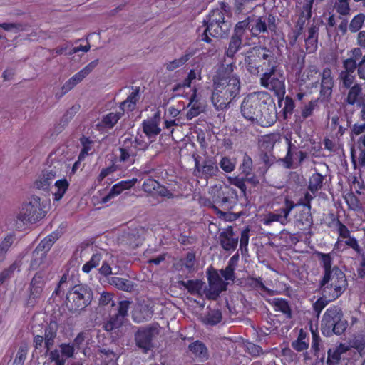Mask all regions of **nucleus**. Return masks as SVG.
Listing matches in <instances>:
<instances>
[{
    "mask_svg": "<svg viewBox=\"0 0 365 365\" xmlns=\"http://www.w3.org/2000/svg\"><path fill=\"white\" fill-rule=\"evenodd\" d=\"M45 216L41 206V198L32 196L29 202L24 203L17 215V219L24 224L36 223Z\"/></svg>",
    "mask_w": 365,
    "mask_h": 365,
    "instance_id": "8",
    "label": "nucleus"
},
{
    "mask_svg": "<svg viewBox=\"0 0 365 365\" xmlns=\"http://www.w3.org/2000/svg\"><path fill=\"white\" fill-rule=\"evenodd\" d=\"M349 1L350 0H336L334 3L336 11L341 16L349 15L351 11ZM354 1L362 2L363 6L365 7V0H354Z\"/></svg>",
    "mask_w": 365,
    "mask_h": 365,
    "instance_id": "42",
    "label": "nucleus"
},
{
    "mask_svg": "<svg viewBox=\"0 0 365 365\" xmlns=\"http://www.w3.org/2000/svg\"><path fill=\"white\" fill-rule=\"evenodd\" d=\"M234 232L231 226L219 235V241L222 247L226 251L235 250L237 246L238 238L233 237Z\"/></svg>",
    "mask_w": 365,
    "mask_h": 365,
    "instance_id": "18",
    "label": "nucleus"
},
{
    "mask_svg": "<svg viewBox=\"0 0 365 365\" xmlns=\"http://www.w3.org/2000/svg\"><path fill=\"white\" fill-rule=\"evenodd\" d=\"M56 177V170H43L35 181V186L39 190H46Z\"/></svg>",
    "mask_w": 365,
    "mask_h": 365,
    "instance_id": "27",
    "label": "nucleus"
},
{
    "mask_svg": "<svg viewBox=\"0 0 365 365\" xmlns=\"http://www.w3.org/2000/svg\"><path fill=\"white\" fill-rule=\"evenodd\" d=\"M219 166L225 173H231L235 168V163L230 158L224 156L221 158Z\"/></svg>",
    "mask_w": 365,
    "mask_h": 365,
    "instance_id": "63",
    "label": "nucleus"
},
{
    "mask_svg": "<svg viewBox=\"0 0 365 365\" xmlns=\"http://www.w3.org/2000/svg\"><path fill=\"white\" fill-rule=\"evenodd\" d=\"M187 94L188 93H186V95H181V96L189 98L187 107L190 108L187 112L186 117L187 119L191 120L202 112L203 106L197 93H192L190 97Z\"/></svg>",
    "mask_w": 365,
    "mask_h": 365,
    "instance_id": "19",
    "label": "nucleus"
},
{
    "mask_svg": "<svg viewBox=\"0 0 365 365\" xmlns=\"http://www.w3.org/2000/svg\"><path fill=\"white\" fill-rule=\"evenodd\" d=\"M79 141L82 148L78 156V162H81L84 160L88 155L93 153L95 142L90 137L84 135L80 138Z\"/></svg>",
    "mask_w": 365,
    "mask_h": 365,
    "instance_id": "29",
    "label": "nucleus"
},
{
    "mask_svg": "<svg viewBox=\"0 0 365 365\" xmlns=\"http://www.w3.org/2000/svg\"><path fill=\"white\" fill-rule=\"evenodd\" d=\"M238 196L237 191L229 185L220 186L212 195L215 207L225 211H230L237 205Z\"/></svg>",
    "mask_w": 365,
    "mask_h": 365,
    "instance_id": "9",
    "label": "nucleus"
},
{
    "mask_svg": "<svg viewBox=\"0 0 365 365\" xmlns=\"http://www.w3.org/2000/svg\"><path fill=\"white\" fill-rule=\"evenodd\" d=\"M197 78V73L194 69H191L187 77L183 80V81L180 83L177 84L173 88L172 91H177L180 88H190L192 82L195 80Z\"/></svg>",
    "mask_w": 365,
    "mask_h": 365,
    "instance_id": "53",
    "label": "nucleus"
},
{
    "mask_svg": "<svg viewBox=\"0 0 365 365\" xmlns=\"http://www.w3.org/2000/svg\"><path fill=\"white\" fill-rule=\"evenodd\" d=\"M27 347L20 346L14 361V365H24L27 356Z\"/></svg>",
    "mask_w": 365,
    "mask_h": 365,
    "instance_id": "64",
    "label": "nucleus"
},
{
    "mask_svg": "<svg viewBox=\"0 0 365 365\" xmlns=\"http://www.w3.org/2000/svg\"><path fill=\"white\" fill-rule=\"evenodd\" d=\"M273 304L276 311L282 312L289 319L292 318V309L288 302L283 298H274Z\"/></svg>",
    "mask_w": 365,
    "mask_h": 365,
    "instance_id": "46",
    "label": "nucleus"
},
{
    "mask_svg": "<svg viewBox=\"0 0 365 365\" xmlns=\"http://www.w3.org/2000/svg\"><path fill=\"white\" fill-rule=\"evenodd\" d=\"M292 347L297 351H302L309 347L308 334L301 329L297 339L292 342Z\"/></svg>",
    "mask_w": 365,
    "mask_h": 365,
    "instance_id": "39",
    "label": "nucleus"
},
{
    "mask_svg": "<svg viewBox=\"0 0 365 365\" xmlns=\"http://www.w3.org/2000/svg\"><path fill=\"white\" fill-rule=\"evenodd\" d=\"M142 188L145 192L153 197H160L163 200L173 199L175 197V195L166 186L161 185L153 178L145 179Z\"/></svg>",
    "mask_w": 365,
    "mask_h": 365,
    "instance_id": "13",
    "label": "nucleus"
},
{
    "mask_svg": "<svg viewBox=\"0 0 365 365\" xmlns=\"http://www.w3.org/2000/svg\"><path fill=\"white\" fill-rule=\"evenodd\" d=\"M254 118V115H251ZM255 123L262 127H269L272 125L277 119L276 108L272 103H267L264 101H262L257 115L255 117Z\"/></svg>",
    "mask_w": 365,
    "mask_h": 365,
    "instance_id": "14",
    "label": "nucleus"
},
{
    "mask_svg": "<svg viewBox=\"0 0 365 365\" xmlns=\"http://www.w3.org/2000/svg\"><path fill=\"white\" fill-rule=\"evenodd\" d=\"M319 29L312 25L308 29V36L305 39V48L308 53H314L318 48Z\"/></svg>",
    "mask_w": 365,
    "mask_h": 365,
    "instance_id": "25",
    "label": "nucleus"
},
{
    "mask_svg": "<svg viewBox=\"0 0 365 365\" xmlns=\"http://www.w3.org/2000/svg\"><path fill=\"white\" fill-rule=\"evenodd\" d=\"M120 155L117 161L123 163L126 166H130L134 164L135 158L128 153L122 146L119 148Z\"/></svg>",
    "mask_w": 365,
    "mask_h": 365,
    "instance_id": "54",
    "label": "nucleus"
},
{
    "mask_svg": "<svg viewBox=\"0 0 365 365\" xmlns=\"http://www.w3.org/2000/svg\"><path fill=\"white\" fill-rule=\"evenodd\" d=\"M194 55L193 52L186 51L184 55H182L180 58L174 59L173 61H169L166 63L165 67L166 69L169 71H172L184 64H185L190 58Z\"/></svg>",
    "mask_w": 365,
    "mask_h": 365,
    "instance_id": "44",
    "label": "nucleus"
},
{
    "mask_svg": "<svg viewBox=\"0 0 365 365\" xmlns=\"http://www.w3.org/2000/svg\"><path fill=\"white\" fill-rule=\"evenodd\" d=\"M319 100H312L302 108L301 115L303 119H307L312 116L314 110L318 106Z\"/></svg>",
    "mask_w": 365,
    "mask_h": 365,
    "instance_id": "55",
    "label": "nucleus"
},
{
    "mask_svg": "<svg viewBox=\"0 0 365 365\" xmlns=\"http://www.w3.org/2000/svg\"><path fill=\"white\" fill-rule=\"evenodd\" d=\"M160 120V113L156 112L153 118L143 122V130L148 137L155 136L160 133L161 129L159 127Z\"/></svg>",
    "mask_w": 365,
    "mask_h": 365,
    "instance_id": "21",
    "label": "nucleus"
},
{
    "mask_svg": "<svg viewBox=\"0 0 365 365\" xmlns=\"http://www.w3.org/2000/svg\"><path fill=\"white\" fill-rule=\"evenodd\" d=\"M349 350V346L345 344L340 343L333 349H329L327 351V365H338L341 359V355Z\"/></svg>",
    "mask_w": 365,
    "mask_h": 365,
    "instance_id": "23",
    "label": "nucleus"
},
{
    "mask_svg": "<svg viewBox=\"0 0 365 365\" xmlns=\"http://www.w3.org/2000/svg\"><path fill=\"white\" fill-rule=\"evenodd\" d=\"M239 93H212L211 99L217 110H223Z\"/></svg>",
    "mask_w": 365,
    "mask_h": 365,
    "instance_id": "20",
    "label": "nucleus"
},
{
    "mask_svg": "<svg viewBox=\"0 0 365 365\" xmlns=\"http://www.w3.org/2000/svg\"><path fill=\"white\" fill-rule=\"evenodd\" d=\"M262 93H250L244 98L241 104V113L245 118L254 123L255 120V118L257 115L259 108L261 106L262 101L259 99V96Z\"/></svg>",
    "mask_w": 365,
    "mask_h": 365,
    "instance_id": "12",
    "label": "nucleus"
},
{
    "mask_svg": "<svg viewBox=\"0 0 365 365\" xmlns=\"http://www.w3.org/2000/svg\"><path fill=\"white\" fill-rule=\"evenodd\" d=\"M57 336V331L51 327H46L44 330L43 338L45 339V349L46 354L49 357V353L52 351L51 348L53 346L55 339Z\"/></svg>",
    "mask_w": 365,
    "mask_h": 365,
    "instance_id": "41",
    "label": "nucleus"
},
{
    "mask_svg": "<svg viewBox=\"0 0 365 365\" xmlns=\"http://www.w3.org/2000/svg\"><path fill=\"white\" fill-rule=\"evenodd\" d=\"M296 225L303 232L309 231L313 225V217L311 210L306 209L300 212L296 220Z\"/></svg>",
    "mask_w": 365,
    "mask_h": 365,
    "instance_id": "28",
    "label": "nucleus"
},
{
    "mask_svg": "<svg viewBox=\"0 0 365 365\" xmlns=\"http://www.w3.org/2000/svg\"><path fill=\"white\" fill-rule=\"evenodd\" d=\"M287 151L285 157L282 160L284 164V167L288 169L293 168V153L292 149H297V147L292 143L291 140L287 138Z\"/></svg>",
    "mask_w": 365,
    "mask_h": 365,
    "instance_id": "52",
    "label": "nucleus"
},
{
    "mask_svg": "<svg viewBox=\"0 0 365 365\" xmlns=\"http://www.w3.org/2000/svg\"><path fill=\"white\" fill-rule=\"evenodd\" d=\"M245 65L252 75L258 76L259 73L264 72L260 83L266 86L269 75L275 73L278 62L273 51L264 46H255L245 53Z\"/></svg>",
    "mask_w": 365,
    "mask_h": 365,
    "instance_id": "2",
    "label": "nucleus"
},
{
    "mask_svg": "<svg viewBox=\"0 0 365 365\" xmlns=\"http://www.w3.org/2000/svg\"><path fill=\"white\" fill-rule=\"evenodd\" d=\"M46 255L41 252H36V250H34L32 252L31 259L29 265V269L36 270L43 263Z\"/></svg>",
    "mask_w": 365,
    "mask_h": 365,
    "instance_id": "56",
    "label": "nucleus"
},
{
    "mask_svg": "<svg viewBox=\"0 0 365 365\" xmlns=\"http://www.w3.org/2000/svg\"><path fill=\"white\" fill-rule=\"evenodd\" d=\"M44 286L43 275L40 272L36 273L30 282L29 294L26 301L27 306L36 305L42 296Z\"/></svg>",
    "mask_w": 365,
    "mask_h": 365,
    "instance_id": "15",
    "label": "nucleus"
},
{
    "mask_svg": "<svg viewBox=\"0 0 365 365\" xmlns=\"http://www.w3.org/2000/svg\"><path fill=\"white\" fill-rule=\"evenodd\" d=\"M278 212H269L265 218L264 224L269 225L274 222H279L284 224L287 221V217L284 216V213L282 212L281 210L277 211Z\"/></svg>",
    "mask_w": 365,
    "mask_h": 365,
    "instance_id": "58",
    "label": "nucleus"
},
{
    "mask_svg": "<svg viewBox=\"0 0 365 365\" xmlns=\"http://www.w3.org/2000/svg\"><path fill=\"white\" fill-rule=\"evenodd\" d=\"M123 192V191L121 190V187H119V185L117 183L115 184L114 185H113V187H111V189L109 191V192L106 196L102 197L101 201V204H107L113 197L119 195Z\"/></svg>",
    "mask_w": 365,
    "mask_h": 365,
    "instance_id": "61",
    "label": "nucleus"
},
{
    "mask_svg": "<svg viewBox=\"0 0 365 365\" xmlns=\"http://www.w3.org/2000/svg\"><path fill=\"white\" fill-rule=\"evenodd\" d=\"M124 115V109L120 108L118 111L110 112L103 116L101 125L107 129H111Z\"/></svg>",
    "mask_w": 365,
    "mask_h": 365,
    "instance_id": "33",
    "label": "nucleus"
},
{
    "mask_svg": "<svg viewBox=\"0 0 365 365\" xmlns=\"http://www.w3.org/2000/svg\"><path fill=\"white\" fill-rule=\"evenodd\" d=\"M189 351L200 361H206L209 357L208 349L205 344L196 340L188 346Z\"/></svg>",
    "mask_w": 365,
    "mask_h": 365,
    "instance_id": "31",
    "label": "nucleus"
},
{
    "mask_svg": "<svg viewBox=\"0 0 365 365\" xmlns=\"http://www.w3.org/2000/svg\"><path fill=\"white\" fill-rule=\"evenodd\" d=\"M308 20L309 19L299 16L297 21L295 23V25H294L295 29L293 31L294 42H295L297 40V38L302 35L306 21H308Z\"/></svg>",
    "mask_w": 365,
    "mask_h": 365,
    "instance_id": "62",
    "label": "nucleus"
},
{
    "mask_svg": "<svg viewBox=\"0 0 365 365\" xmlns=\"http://www.w3.org/2000/svg\"><path fill=\"white\" fill-rule=\"evenodd\" d=\"M280 140L281 135L279 133H269L262 136L259 140V151H273L276 143Z\"/></svg>",
    "mask_w": 365,
    "mask_h": 365,
    "instance_id": "26",
    "label": "nucleus"
},
{
    "mask_svg": "<svg viewBox=\"0 0 365 365\" xmlns=\"http://www.w3.org/2000/svg\"><path fill=\"white\" fill-rule=\"evenodd\" d=\"M196 254L193 250L186 253L185 257L179 259L174 264V267L177 271H185L188 274H192L196 270Z\"/></svg>",
    "mask_w": 365,
    "mask_h": 365,
    "instance_id": "16",
    "label": "nucleus"
},
{
    "mask_svg": "<svg viewBox=\"0 0 365 365\" xmlns=\"http://www.w3.org/2000/svg\"><path fill=\"white\" fill-rule=\"evenodd\" d=\"M273 74L269 75V78L267 81V86L264 88L270 90L271 91H285L284 82L282 80L276 77H272Z\"/></svg>",
    "mask_w": 365,
    "mask_h": 365,
    "instance_id": "47",
    "label": "nucleus"
},
{
    "mask_svg": "<svg viewBox=\"0 0 365 365\" xmlns=\"http://www.w3.org/2000/svg\"><path fill=\"white\" fill-rule=\"evenodd\" d=\"M365 21V14L363 13H359L357 15L354 16L351 19L349 24V30L351 33H355L359 31Z\"/></svg>",
    "mask_w": 365,
    "mask_h": 365,
    "instance_id": "49",
    "label": "nucleus"
},
{
    "mask_svg": "<svg viewBox=\"0 0 365 365\" xmlns=\"http://www.w3.org/2000/svg\"><path fill=\"white\" fill-rule=\"evenodd\" d=\"M93 299V291L87 285L76 284L66 293V304L72 313L80 312L87 307Z\"/></svg>",
    "mask_w": 365,
    "mask_h": 365,
    "instance_id": "5",
    "label": "nucleus"
},
{
    "mask_svg": "<svg viewBox=\"0 0 365 365\" xmlns=\"http://www.w3.org/2000/svg\"><path fill=\"white\" fill-rule=\"evenodd\" d=\"M56 240L57 235L53 232L43 238L36 247L35 250H36V252L44 253V255H46V252L51 249Z\"/></svg>",
    "mask_w": 365,
    "mask_h": 365,
    "instance_id": "43",
    "label": "nucleus"
},
{
    "mask_svg": "<svg viewBox=\"0 0 365 365\" xmlns=\"http://www.w3.org/2000/svg\"><path fill=\"white\" fill-rule=\"evenodd\" d=\"M83 78H85L83 75L78 71L63 84L62 87L63 91H69L72 90L77 84L81 82Z\"/></svg>",
    "mask_w": 365,
    "mask_h": 365,
    "instance_id": "50",
    "label": "nucleus"
},
{
    "mask_svg": "<svg viewBox=\"0 0 365 365\" xmlns=\"http://www.w3.org/2000/svg\"><path fill=\"white\" fill-rule=\"evenodd\" d=\"M339 83L341 88L350 89L349 91H361V86L356 83L355 74L341 71L339 76Z\"/></svg>",
    "mask_w": 365,
    "mask_h": 365,
    "instance_id": "24",
    "label": "nucleus"
},
{
    "mask_svg": "<svg viewBox=\"0 0 365 365\" xmlns=\"http://www.w3.org/2000/svg\"><path fill=\"white\" fill-rule=\"evenodd\" d=\"M247 285L248 287L254 290H262L266 292L268 295L272 296L274 291L264 285L262 278L250 277L247 280Z\"/></svg>",
    "mask_w": 365,
    "mask_h": 365,
    "instance_id": "38",
    "label": "nucleus"
},
{
    "mask_svg": "<svg viewBox=\"0 0 365 365\" xmlns=\"http://www.w3.org/2000/svg\"><path fill=\"white\" fill-rule=\"evenodd\" d=\"M329 217V220L327 224V227L331 228L333 232H336L338 234L337 241L334 245V247L339 248L341 242H344L345 245L351 248L357 254H361L362 249L357 239L351 235L350 230L347 226L339 220V216L331 213Z\"/></svg>",
    "mask_w": 365,
    "mask_h": 365,
    "instance_id": "6",
    "label": "nucleus"
},
{
    "mask_svg": "<svg viewBox=\"0 0 365 365\" xmlns=\"http://www.w3.org/2000/svg\"><path fill=\"white\" fill-rule=\"evenodd\" d=\"M325 176L321 173H314L309 179L308 190L314 195L320 190L323 186Z\"/></svg>",
    "mask_w": 365,
    "mask_h": 365,
    "instance_id": "35",
    "label": "nucleus"
},
{
    "mask_svg": "<svg viewBox=\"0 0 365 365\" xmlns=\"http://www.w3.org/2000/svg\"><path fill=\"white\" fill-rule=\"evenodd\" d=\"M208 282L210 289L206 292V297L210 299H215L225 289L224 283L216 271L209 273Z\"/></svg>",
    "mask_w": 365,
    "mask_h": 365,
    "instance_id": "17",
    "label": "nucleus"
},
{
    "mask_svg": "<svg viewBox=\"0 0 365 365\" xmlns=\"http://www.w3.org/2000/svg\"><path fill=\"white\" fill-rule=\"evenodd\" d=\"M222 313L218 309L211 310L205 319V323L210 325H216L222 321Z\"/></svg>",
    "mask_w": 365,
    "mask_h": 365,
    "instance_id": "57",
    "label": "nucleus"
},
{
    "mask_svg": "<svg viewBox=\"0 0 365 365\" xmlns=\"http://www.w3.org/2000/svg\"><path fill=\"white\" fill-rule=\"evenodd\" d=\"M201 171L205 178L217 175L219 171L217 162L213 159H205L202 163Z\"/></svg>",
    "mask_w": 365,
    "mask_h": 365,
    "instance_id": "36",
    "label": "nucleus"
},
{
    "mask_svg": "<svg viewBox=\"0 0 365 365\" xmlns=\"http://www.w3.org/2000/svg\"><path fill=\"white\" fill-rule=\"evenodd\" d=\"M341 309L336 306L328 308L323 315L321 331L324 336L341 335L347 328V322L342 319Z\"/></svg>",
    "mask_w": 365,
    "mask_h": 365,
    "instance_id": "4",
    "label": "nucleus"
},
{
    "mask_svg": "<svg viewBox=\"0 0 365 365\" xmlns=\"http://www.w3.org/2000/svg\"><path fill=\"white\" fill-rule=\"evenodd\" d=\"M242 44V38L232 34L228 43V48L225 51V55L227 58H231L232 61L230 63V65L235 63V56L237 52L240 49Z\"/></svg>",
    "mask_w": 365,
    "mask_h": 365,
    "instance_id": "34",
    "label": "nucleus"
},
{
    "mask_svg": "<svg viewBox=\"0 0 365 365\" xmlns=\"http://www.w3.org/2000/svg\"><path fill=\"white\" fill-rule=\"evenodd\" d=\"M267 26L264 17H259L255 22V24L252 26L250 30L253 36H257L261 33L267 32Z\"/></svg>",
    "mask_w": 365,
    "mask_h": 365,
    "instance_id": "51",
    "label": "nucleus"
},
{
    "mask_svg": "<svg viewBox=\"0 0 365 365\" xmlns=\"http://www.w3.org/2000/svg\"><path fill=\"white\" fill-rule=\"evenodd\" d=\"M159 334V330L156 325L149 324L138 327L134 334V340L135 345L145 354L150 351L154 345L153 341Z\"/></svg>",
    "mask_w": 365,
    "mask_h": 365,
    "instance_id": "10",
    "label": "nucleus"
},
{
    "mask_svg": "<svg viewBox=\"0 0 365 365\" xmlns=\"http://www.w3.org/2000/svg\"><path fill=\"white\" fill-rule=\"evenodd\" d=\"M305 53L303 51L294 52L289 57V63L291 68L297 74H300L305 65Z\"/></svg>",
    "mask_w": 365,
    "mask_h": 365,
    "instance_id": "32",
    "label": "nucleus"
},
{
    "mask_svg": "<svg viewBox=\"0 0 365 365\" xmlns=\"http://www.w3.org/2000/svg\"><path fill=\"white\" fill-rule=\"evenodd\" d=\"M334 86V78L332 72L329 68L323 69L321 73V90L320 91H332Z\"/></svg>",
    "mask_w": 365,
    "mask_h": 365,
    "instance_id": "37",
    "label": "nucleus"
},
{
    "mask_svg": "<svg viewBox=\"0 0 365 365\" xmlns=\"http://www.w3.org/2000/svg\"><path fill=\"white\" fill-rule=\"evenodd\" d=\"M314 0H304L299 13V17L310 19L312 15V7Z\"/></svg>",
    "mask_w": 365,
    "mask_h": 365,
    "instance_id": "60",
    "label": "nucleus"
},
{
    "mask_svg": "<svg viewBox=\"0 0 365 365\" xmlns=\"http://www.w3.org/2000/svg\"><path fill=\"white\" fill-rule=\"evenodd\" d=\"M179 284L185 287L192 295L202 296L205 283L201 279L180 280Z\"/></svg>",
    "mask_w": 365,
    "mask_h": 365,
    "instance_id": "30",
    "label": "nucleus"
},
{
    "mask_svg": "<svg viewBox=\"0 0 365 365\" xmlns=\"http://www.w3.org/2000/svg\"><path fill=\"white\" fill-rule=\"evenodd\" d=\"M278 98L277 105L279 108H282V115L284 119L288 118L290 116L295 108V103L292 98L289 96H286L284 98V96L286 93H274Z\"/></svg>",
    "mask_w": 365,
    "mask_h": 365,
    "instance_id": "22",
    "label": "nucleus"
},
{
    "mask_svg": "<svg viewBox=\"0 0 365 365\" xmlns=\"http://www.w3.org/2000/svg\"><path fill=\"white\" fill-rule=\"evenodd\" d=\"M69 187V182L66 178L58 180L54 183L56 191L53 192V200L60 201Z\"/></svg>",
    "mask_w": 365,
    "mask_h": 365,
    "instance_id": "40",
    "label": "nucleus"
},
{
    "mask_svg": "<svg viewBox=\"0 0 365 365\" xmlns=\"http://www.w3.org/2000/svg\"><path fill=\"white\" fill-rule=\"evenodd\" d=\"M125 318L115 314L110 317V319L104 323L103 329L108 332L113 331L114 329L120 328L124 322Z\"/></svg>",
    "mask_w": 365,
    "mask_h": 365,
    "instance_id": "45",
    "label": "nucleus"
},
{
    "mask_svg": "<svg viewBox=\"0 0 365 365\" xmlns=\"http://www.w3.org/2000/svg\"><path fill=\"white\" fill-rule=\"evenodd\" d=\"M252 166L253 162L252 158L245 154L243 157L242 163L240 167L241 173L245 174L246 177L249 176L252 173Z\"/></svg>",
    "mask_w": 365,
    "mask_h": 365,
    "instance_id": "59",
    "label": "nucleus"
},
{
    "mask_svg": "<svg viewBox=\"0 0 365 365\" xmlns=\"http://www.w3.org/2000/svg\"><path fill=\"white\" fill-rule=\"evenodd\" d=\"M85 334L81 331L74 338L73 343H61L59 349H54L49 353V361L54 365H65L68 359L73 358L76 349H81L85 341Z\"/></svg>",
    "mask_w": 365,
    "mask_h": 365,
    "instance_id": "7",
    "label": "nucleus"
},
{
    "mask_svg": "<svg viewBox=\"0 0 365 365\" xmlns=\"http://www.w3.org/2000/svg\"><path fill=\"white\" fill-rule=\"evenodd\" d=\"M314 255L323 269V275L319 281L321 293L328 301H334L342 294L347 286L345 274L338 266L333 265L331 253L315 251Z\"/></svg>",
    "mask_w": 365,
    "mask_h": 365,
    "instance_id": "1",
    "label": "nucleus"
},
{
    "mask_svg": "<svg viewBox=\"0 0 365 365\" xmlns=\"http://www.w3.org/2000/svg\"><path fill=\"white\" fill-rule=\"evenodd\" d=\"M225 4H222L220 9H212L206 16V19L203 20L202 27H204V29L201 34L202 41L210 43L211 38L210 36L222 38L227 35L230 24L225 20Z\"/></svg>",
    "mask_w": 365,
    "mask_h": 365,
    "instance_id": "3",
    "label": "nucleus"
},
{
    "mask_svg": "<svg viewBox=\"0 0 365 365\" xmlns=\"http://www.w3.org/2000/svg\"><path fill=\"white\" fill-rule=\"evenodd\" d=\"M102 259V254L101 252L94 253L89 261L84 264L82 267V271L84 273H89L92 269L97 267Z\"/></svg>",
    "mask_w": 365,
    "mask_h": 365,
    "instance_id": "48",
    "label": "nucleus"
},
{
    "mask_svg": "<svg viewBox=\"0 0 365 365\" xmlns=\"http://www.w3.org/2000/svg\"><path fill=\"white\" fill-rule=\"evenodd\" d=\"M213 84L217 91H239L240 88V78L225 70H219L213 78Z\"/></svg>",
    "mask_w": 365,
    "mask_h": 365,
    "instance_id": "11",
    "label": "nucleus"
}]
</instances>
